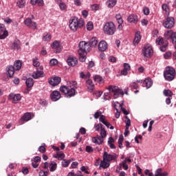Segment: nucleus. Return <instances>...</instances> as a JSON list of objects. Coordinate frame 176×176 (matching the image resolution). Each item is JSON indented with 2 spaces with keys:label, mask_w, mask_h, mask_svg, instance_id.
I'll list each match as a JSON object with an SVG mask.
<instances>
[{
  "label": "nucleus",
  "mask_w": 176,
  "mask_h": 176,
  "mask_svg": "<svg viewBox=\"0 0 176 176\" xmlns=\"http://www.w3.org/2000/svg\"><path fill=\"white\" fill-rule=\"evenodd\" d=\"M78 89V82L76 81H69L67 86L63 85L60 87V91L63 93L66 97L71 98L76 95V89Z\"/></svg>",
  "instance_id": "1"
},
{
  "label": "nucleus",
  "mask_w": 176,
  "mask_h": 176,
  "mask_svg": "<svg viewBox=\"0 0 176 176\" xmlns=\"http://www.w3.org/2000/svg\"><path fill=\"white\" fill-rule=\"evenodd\" d=\"M78 47L79 60L85 63L86 61V56L91 50V45L89 43L81 41L78 44Z\"/></svg>",
  "instance_id": "2"
},
{
  "label": "nucleus",
  "mask_w": 176,
  "mask_h": 176,
  "mask_svg": "<svg viewBox=\"0 0 176 176\" xmlns=\"http://www.w3.org/2000/svg\"><path fill=\"white\" fill-rule=\"evenodd\" d=\"M85 25V21L82 19H78L76 17L73 18L69 21V27L72 31H77L78 28H82Z\"/></svg>",
  "instance_id": "3"
},
{
  "label": "nucleus",
  "mask_w": 176,
  "mask_h": 176,
  "mask_svg": "<svg viewBox=\"0 0 176 176\" xmlns=\"http://www.w3.org/2000/svg\"><path fill=\"white\" fill-rule=\"evenodd\" d=\"M103 31L106 35H113L116 32V27L113 22H107L103 28Z\"/></svg>",
  "instance_id": "4"
},
{
  "label": "nucleus",
  "mask_w": 176,
  "mask_h": 176,
  "mask_svg": "<svg viewBox=\"0 0 176 176\" xmlns=\"http://www.w3.org/2000/svg\"><path fill=\"white\" fill-rule=\"evenodd\" d=\"M164 76L166 80L171 82L175 78V69L170 67H166L164 72Z\"/></svg>",
  "instance_id": "5"
},
{
  "label": "nucleus",
  "mask_w": 176,
  "mask_h": 176,
  "mask_svg": "<svg viewBox=\"0 0 176 176\" xmlns=\"http://www.w3.org/2000/svg\"><path fill=\"white\" fill-rule=\"evenodd\" d=\"M109 93H113V98H118L119 96H124V93L117 86L109 85L107 88Z\"/></svg>",
  "instance_id": "6"
},
{
  "label": "nucleus",
  "mask_w": 176,
  "mask_h": 176,
  "mask_svg": "<svg viewBox=\"0 0 176 176\" xmlns=\"http://www.w3.org/2000/svg\"><path fill=\"white\" fill-rule=\"evenodd\" d=\"M163 26L168 30H170L173 28L174 25H175V19H174L172 16H168L164 21H163Z\"/></svg>",
  "instance_id": "7"
},
{
  "label": "nucleus",
  "mask_w": 176,
  "mask_h": 176,
  "mask_svg": "<svg viewBox=\"0 0 176 176\" xmlns=\"http://www.w3.org/2000/svg\"><path fill=\"white\" fill-rule=\"evenodd\" d=\"M164 36L165 38V39H170L172 41V43H176V32L170 30L166 31L164 34Z\"/></svg>",
  "instance_id": "8"
},
{
  "label": "nucleus",
  "mask_w": 176,
  "mask_h": 176,
  "mask_svg": "<svg viewBox=\"0 0 176 176\" xmlns=\"http://www.w3.org/2000/svg\"><path fill=\"white\" fill-rule=\"evenodd\" d=\"M103 159L104 160L109 162V163H111L112 160H114V162H116L118 159V155H116V153H113L112 155L108 154L107 151H104L103 153Z\"/></svg>",
  "instance_id": "9"
},
{
  "label": "nucleus",
  "mask_w": 176,
  "mask_h": 176,
  "mask_svg": "<svg viewBox=\"0 0 176 176\" xmlns=\"http://www.w3.org/2000/svg\"><path fill=\"white\" fill-rule=\"evenodd\" d=\"M142 54L144 57H151L152 54H153V50L152 49V46L146 45L142 50Z\"/></svg>",
  "instance_id": "10"
},
{
  "label": "nucleus",
  "mask_w": 176,
  "mask_h": 176,
  "mask_svg": "<svg viewBox=\"0 0 176 176\" xmlns=\"http://www.w3.org/2000/svg\"><path fill=\"white\" fill-rule=\"evenodd\" d=\"M25 25H27V27H29L30 28H32V30H36V27H38V25L32 21L31 18H28L24 21Z\"/></svg>",
  "instance_id": "11"
},
{
  "label": "nucleus",
  "mask_w": 176,
  "mask_h": 176,
  "mask_svg": "<svg viewBox=\"0 0 176 176\" xmlns=\"http://www.w3.org/2000/svg\"><path fill=\"white\" fill-rule=\"evenodd\" d=\"M9 35L3 24L0 23V39H5Z\"/></svg>",
  "instance_id": "12"
},
{
  "label": "nucleus",
  "mask_w": 176,
  "mask_h": 176,
  "mask_svg": "<svg viewBox=\"0 0 176 176\" xmlns=\"http://www.w3.org/2000/svg\"><path fill=\"white\" fill-rule=\"evenodd\" d=\"M52 101H58L61 98V94L58 91H54L50 94Z\"/></svg>",
  "instance_id": "13"
},
{
  "label": "nucleus",
  "mask_w": 176,
  "mask_h": 176,
  "mask_svg": "<svg viewBox=\"0 0 176 176\" xmlns=\"http://www.w3.org/2000/svg\"><path fill=\"white\" fill-rule=\"evenodd\" d=\"M10 100H12L13 104H17L20 100H21V95L20 94H10L9 95Z\"/></svg>",
  "instance_id": "14"
},
{
  "label": "nucleus",
  "mask_w": 176,
  "mask_h": 176,
  "mask_svg": "<svg viewBox=\"0 0 176 176\" xmlns=\"http://www.w3.org/2000/svg\"><path fill=\"white\" fill-rule=\"evenodd\" d=\"M67 63L70 67H75L78 64V58L76 57L69 56L67 60Z\"/></svg>",
  "instance_id": "15"
},
{
  "label": "nucleus",
  "mask_w": 176,
  "mask_h": 176,
  "mask_svg": "<svg viewBox=\"0 0 176 176\" xmlns=\"http://www.w3.org/2000/svg\"><path fill=\"white\" fill-rule=\"evenodd\" d=\"M49 83L51 85V86H57V85H60V83H61V78L54 77L51 78V80L49 81Z\"/></svg>",
  "instance_id": "16"
},
{
  "label": "nucleus",
  "mask_w": 176,
  "mask_h": 176,
  "mask_svg": "<svg viewBox=\"0 0 176 176\" xmlns=\"http://www.w3.org/2000/svg\"><path fill=\"white\" fill-rule=\"evenodd\" d=\"M92 142L96 145H102V144H104V139L98 135L97 136L92 138Z\"/></svg>",
  "instance_id": "17"
},
{
  "label": "nucleus",
  "mask_w": 176,
  "mask_h": 176,
  "mask_svg": "<svg viewBox=\"0 0 176 176\" xmlns=\"http://www.w3.org/2000/svg\"><path fill=\"white\" fill-rule=\"evenodd\" d=\"M52 47L54 49L55 53H60L61 52V45H60V43L57 41L53 42Z\"/></svg>",
  "instance_id": "18"
},
{
  "label": "nucleus",
  "mask_w": 176,
  "mask_h": 176,
  "mask_svg": "<svg viewBox=\"0 0 176 176\" xmlns=\"http://www.w3.org/2000/svg\"><path fill=\"white\" fill-rule=\"evenodd\" d=\"M108 49V44H107V42L102 41L98 44V50L100 52H105Z\"/></svg>",
  "instance_id": "19"
},
{
  "label": "nucleus",
  "mask_w": 176,
  "mask_h": 176,
  "mask_svg": "<svg viewBox=\"0 0 176 176\" xmlns=\"http://www.w3.org/2000/svg\"><path fill=\"white\" fill-rule=\"evenodd\" d=\"M152 85H153V82L151 78H147L143 81V87H146V89L151 87Z\"/></svg>",
  "instance_id": "20"
},
{
  "label": "nucleus",
  "mask_w": 176,
  "mask_h": 176,
  "mask_svg": "<svg viewBox=\"0 0 176 176\" xmlns=\"http://www.w3.org/2000/svg\"><path fill=\"white\" fill-rule=\"evenodd\" d=\"M43 76H45V73H43V71L42 70H37L32 74V78H34V79H38V78H43Z\"/></svg>",
  "instance_id": "21"
},
{
  "label": "nucleus",
  "mask_w": 176,
  "mask_h": 176,
  "mask_svg": "<svg viewBox=\"0 0 176 176\" xmlns=\"http://www.w3.org/2000/svg\"><path fill=\"white\" fill-rule=\"evenodd\" d=\"M11 49H13L14 50H20L21 49V43H20V41L16 40L15 41L12 46Z\"/></svg>",
  "instance_id": "22"
},
{
  "label": "nucleus",
  "mask_w": 176,
  "mask_h": 176,
  "mask_svg": "<svg viewBox=\"0 0 176 176\" xmlns=\"http://www.w3.org/2000/svg\"><path fill=\"white\" fill-rule=\"evenodd\" d=\"M127 21L129 23H133V24H137V23H138V16H137V15L131 14L128 17Z\"/></svg>",
  "instance_id": "23"
},
{
  "label": "nucleus",
  "mask_w": 176,
  "mask_h": 176,
  "mask_svg": "<svg viewBox=\"0 0 176 176\" xmlns=\"http://www.w3.org/2000/svg\"><path fill=\"white\" fill-rule=\"evenodd\" d=\"M87 85H88V90L90 91V93L93 92V91L95 89L94 83H93V80L88 79L86 81Z\"/></svg>",
  "instance_id": "24"
},
{
  "label": "nucleus",
  "mask_w": 176,
  "mask_h": 176,
  "mask_svg": "<svg viewBox=\"0 0 176 176\" xmlns=\"http://www.w3.org/2000/svg\"><path fill=\"white\" fill-rule=\"evenodd\" d=\"M26 86L30 91L31 89L32 88V86H34V79L32 78H29L25 81Z\"/></svg>",
  "instance_id": "25"
},
{
  "label": "nucleus",
  "mask_w": 176,
  "mask_h": 176,
  "mask_svg": "<svg viewBox=\"0 0 176 176\" xmlns=\"http://www.w3.org/2000/svg\"><path fill=\"white\" fill-rule=\"evenodd\" d=\"M138 83H142V80H136L135 82H133L130 84L129 87H131V89H134L135 90H137V89H138L140 87V86L138 85Z\"/></svg>",
  "instance_id": "26"
},
{
  "label": "nucleus",
  "mask_w": 176,
  "mask_h": 176,
  "mask_svg": "<svg viewBox=\"0 0 176 176\" xmlns=\"http://www.w3.org/2000/svg\"><path fill=\"white\" fill-rule=\"evenodd\" d=\"M14 71H16V69L12 65L8 66L7 67V72H8V76L10 78H13V75H14Z\"/></svg>",
  "instance_id": "27"
},
{
  "label": "nucleus",
  "mask_w": 176,
  "mask_h": 176,
  "mask_svg": "<svg viewBox=\"0 0 176 176\" xmlns=\"http://www.w3.org/2000/svg\"><path fill=\"white\" fill-rule=\"evenodd\" d=\"M140 41H141V35H140L139 33H136L135 38L133 41L134 46H137V45H138V43H140Z\"/></svg>",
  "instance_id": "28"
},
{
  "label": "nucleus",
  "mask_w": 176,
  "mask_h": 176,
  "mask_svg": "<svg viewBox=\"0 0 176 176\" xmlns=\"http://www.w3.org/2000/svg\"><path fill=\"white\" fill-rule=\"evenodd\" d=\"M15 71H20L21 69V61L16 60L14 63V66H12Z\"/></svg>",
  "instance_id": "29"
},
{
  "label": "nucleus",
  "mask_w": 176,
  "mask_h": 176,
  "mask_svg": "<svg viewBox=\"0 0 176 176\" xmlns=\"http://www.w3.org/2000/svg\"><path fill=\"white\" fill-rule=\"evenodd\" d=\"M109 166H110L109 162L104 159L102 161H101L100 164V167H102V168H108V167H109Z\"/></svg>",
  "instance_id": "30"
},
{
  "label": "nucleus",
  "mask_w": 176,
  "mask_h": 176,
  "mask_svg": "<svg viewBox=\"0 0 176 176\" xmlns=\"http://www.w3.org/2000/svg\"><path fill=\"white\" fill-rule=\"evenodd\" d=\"M21 120H23V122H28V120H31V113H25L21 118Z\"/></svg>",
  "instance_id": "31"
},
{
  "label": "nucleus",
  "mask_w": 176,
  "mask_h": 176,
  "mask_svg": "<svg viewBox=\"0 0 176 176\" xmlns=\"http://www.w3.org/2000/svg\"><path fill=\"white\" fill-rule=\"evenodd\" d=\"M56 170H57V164L54 162H52L50 164V171H51V173H53L54 171H56Z\"/></svg>",
  "instance_id": "32"
},
{
  "label": "nucleus",
  "mask_w": 176,
  "mask_h": 176,
  "mask_svg": "<svg viewBox=\"0 0 176 176\" xmlns=\"http://www.w3.org/2000/svg\"><path fill=\"white\" fill-rule=\"evenodd\" d=\"M88 43L89 44V46L92 47L93 46H96L97 43H98V41L97 40V38L94 37L90 40Z\"/></svg>",
  "instance_id": "33"
},
{
  "label": "nucleus",
  "mask_w": 176,
  "mask_h": 176,
  "mask_svg": "<svg viewBox=\"0 0 176 176\" xmlns=\"http://www.w3.org/2000/svg\"><path fill=\"white\" fill-rule=\"evenodd\" d=\"M106 5L108 8H113L116 5V0H108Z\"/></svg>",
  "instance_id": "34"
},
{
  "label": "nucleus",
  "mask_w": 176,
  "mask_h": 176,
  "mask_svg": "<svg viewBox=\"0 0 176 176\" xmlns=\"http://www.w3.org/2000/svg\"><path fill=\"white\" fill-rule=\"evenodd\" d=\"M56 155H57L58 160H63V159L65 157V154H64L63 151H58L56 153Z\"/></svg>",
  "instance_id": "35"
},
{
  "label": "nucleus",
  "mask_w": 176,
  "mask_h": 176,
  "mask_svg": "<svg viewBox=\"0 0 176 176\" xmlns=\"http://www.w3.org/2000/svg\"><path fill=\"white\" fill-rule=\"evenodd\" d=\"M164 95L166 96V97L171 98L173 97V91L170 89H165L164 90Z\"/></svg>",
  "instance_id": "36"
},
{
  "label": "nucleus",
  "mask_w": 176,
  "mask_h": 176,
  "mask_svg": "<svg viewBox=\"0 0 176 176\" xmlns=\"http://www.w3.org/2000/svg\"><path fill=\"white\" fill-rule=\"evenodd\" d=\"M168 46V41H165V43L163 44L160 47V50L161 52H166L167 50V47Z\"/></svg>",
  "instance_id": "37"
},
{
  "label": "nucleus",
  "mask_w": 176,
  "mask_h": 176,
  "mask_svg": "<svg viewBox=\"0 0 176 176\" xmlns=\"http://www.w3.org/2000/svg\"><path fill=\"white\" fill-rule=\"evenodd\" d=\"M107 137V131H105V128H102V129H100V138H102V140H104V138H105Z\"/></svg>",
  "instance_id": "38"
},
{
  "label": "nucleus",
  "mask_w": 176,
  "mask_h": 176,
  "mask_svg": "<svg viewBox=\"0 0 176 176\" xmlns=\"http://www.w3.org/2000/svg\"><path fill=\"white\" fill-rule=\"evenodd\" d=\"M16 6H19L20 8H24V6H25V1L24 0L18 1Z\"/></svg>",
  "instance_id": "39"
},
{
  "label": "nucleus",
  "mask_w": 176,
  "mask_h": 176,
  "mask_svg": "<svg viewBox=\"0 0 176 176\" xmlns=\"http://www.w3.org/2000/svg\"><path fill=\"white\" fill-rule=\"evenodd\" d=\"M162 9L164 10L166 13H170V8H168V6L166 3L162 4Z\"/></svg>",
  "instance_id": "40"
},
{
  "label": "nucleus",
  "mask_w": 176,
  "mask_h": 176,
  "mask_svg": "<svg viewBox=\"0 0 176 176\" xmlns=\"http://www.w3.org/2000/svg\"><path fill=\"white\" fill-rule=\"evenodd\" d=\"M70 163H71V160H63L62 161V166L63 167H68Z\"/></svg>",
  "instance_id": "41"
},
{
  "label": "nucleus",
  "mask_w": 176,
  "mask_h": 176,
  "mask_svg": "<svg viewBox=\"0 0 176 176\" xmlns=\"http://www.w3.org/2000/svg\"><path fill=\"white\" fill-rule=\"evenodd\" d=\"M156 43L157 45H164L166 43H164V39L163 38H157L156 39Z\"/></svg>",
  "instance_id": "42"
},
{
  "label": "nucleus",
  "mask_w": 176,
  "mask_h": 176,
  "mask_svg": "<svg viewBox=\"0 0 176 176\" xmlns=\"http://www.w3.org/2000/svg\"><path fill=\"white\" fill-rule=\"evenodd\" d=\"M58 63V60H57V59L56 58H52L50 61V65H51V67H53L54 65H57Z\"/></svg>",
  "instance_id": "43"
},
{
  "label": "nucleus",
  "mask_w": 176,
  "mask_h": 176,
  "mask_svg": "<svg viewBox=\"0 0 176 176\" xmlns=\"http://www.w3.org/2000/svg\"><path fill=\"white\" fill-rule=\"evenodd\" d=\"M125 119H126V120L125 121V124H126V128L130 127V126H131V120H130L129 119L128 116H125Z\"/></svg>",
  "instance_id": "44"
},
{
  "label": "nucleus",
  "mask_w": 176,
  "mask_h": 176,
  "mask_svg": "<svg viewBox=\"0 0 176 176\" xmlns=\"http://www.w3.org/2000/svg\"><path fill=\"white\" fill-rule=\"evenodd\" d=\"M104 128V125L102 124H98L95 125L96 131H99V130H102Z\"/></svg>",
  "instance_id": "45"
},
{
  "label": "nucleus",
  "mask_w": 176,
  "mask_h": 176,
  "mask_svg": "<svg viewBox=\"0 0 176 176\" xmlns=\"http://www.w3.org/2000/svg\"><path fill=\"white\" fill-rule=\"evenodd\" d=\"M85 151L87 152V153H93V152H94V149H93V147L90 146H87Z\"/></svg>",
  "instance_id": "46"
},
{
  "label": "nucleus",
  "mask_w": 176,
  "mask_h": 176,
  "mask_svg": "<svg viewBox=\"0 0 176 176\" xmlns=\"http://www.w3.org/2000/svg\"><path fill=\"white\" fill-rule=\"evenodd\" d=\"M163 169L160 168L155 170V176H162Z\"/></svg>",
  "instance_id": "47"
},
{
  "label": "nucleus",
  "mask_w": 176,
  "mask_h": 176,
  "mask_svg": "<svg viewBox=\"0 0 176 176\" xmlns=\"http://www.w3.org/2000/svg\"><path fill=\"white\" fill-rule=\"evenodd\" d=\"M93 22H88L87 24V30L88 31H91V30H93Z\"/></svg>",
  "instance_id": "48"
},
{
  "label": "nucleus",
  "mask_w": 176,
  "mask_h": 176,
  "mask_svg": "<svg viewBox=\"0 0 176 176\" xmlns=\"http://www.w3.org/2000/svg\"><path fill=\"white\" fill-rule=\"evenodd\" d=\"M50 39H52V36L50 34H47L43 38V41H45V42L50 41Z\"/></svg>",
  "instance_id": "49"
},
{
  "label": "nucleus",
  "mask_w": 176,
  "mask_h": 176,
  "mask_svg": "<svg viewBox=\"0 0 176 176\" xmlns=\"http://www.w3.org/2000/svg\"><path fill=\"white\" fill-rule=\"evenodd\" d=\"M103 124H104L105 126L109 129L110 130H113L114 129L113 126L111 125V123H109L107 121L104 122Z\"/></svg>",
  "instance_id": "50"
},
{
  "label": "nucleus",
  "mask_w": 176,
  "mask_h": 176,
  "mask_svg": "<svg viewBox=\"0 0 176 176\" xmlns=\"http://www.w3.org/2000/svg\"><path fill=\"white\" fill-rule=\"evenodd\" d=\"M91 10H95V11L99 10L100 5H98V4H94V5H92L91 6Z\"/></svg>",
  "instance_id": "51"
},
{
  "label": "nucleus",
  "mask_w": 176,
  "mask_h": 176,
  "mask_svg": "<svg viewBox=\"0 0 176 176\" xmlns=\"http://www.w3.org/2000/svg\"><path fill=\"white\" fill-rule=\"evenodd\" d=\"M94 79L95 82H102V77H101L98 75L95 76Z\"/></svg>",
  "instance_id": "52"
},
{
  "label": "nucleus",
  "mask_w": 176,
  "mask_h": 176,
  "mask_svg": "<svg viewBox=\"0 0 176 176\" xmlns=\"http://www.w3.org/2000/svg\"><path fill=\"white\" fill-rule=\"evenodd\" d=\"M59 8L60 10H65V9H67V5H65V3L61 2L59 3Z\"/></svg>",
  "instance_id": "53"
},
{
  "label": "nucleus",
  "mask_w": 176,
  "mask_h": 176,
  "mask_svg": "<svg viewBox=\"0 0 176 176\" xmlns=\"http://www.w3.org/2000/svg\"><path fill=\"white\" fill-rule=\"evenodd\" d=\"M143 13L145 14V16H148L150 13V10L148 8V7H145L143 8Z\"/></svg>",
  "instance_id": "54"
},
{
  "label": "nucleus",
  "mask_w": 176,
  "mask_h": 176,
  "mask_svg": "<svg viewBox=\"0 0 176 176\" xmlns=\"http://www.w3.org/2000/svg\"><path fill=\"white\" fill-rule=\"evenodd\" d=\"M120 109L122 110V112L124 113V115H129V111H127V110H126V109L123 108V106H122V104H119Z\"/></svg>",
  "instance_id": "55"
},
{
  "label": "nucleus",
  "mask_w": 176,
  "mask_h": 176,
  "mask_svg": "<svg viewBox=\"0 0 176 176\" xmlns=\"http://www.w3.org/2000/svg\"><path fill=\"white\" fill-rule=\"evenodd\" d=\"M48 174H49V170H46V171L41 170L39 172V176H47Z\"/></svg>",
  "instance_id": "56"
},
{
  "label": "nucleus",
  "mask_w": 176,
  "mask_h": 176,
  "mask_svg": "<svg viewBox=\"0 0 176 176\" xmlns=\"http://www.w3.org/2000/svg\"><path fill=\"white\" fill-rule=\"evenodd\" d=\"M33 65L34 67H39L41 63L38 61V59H33Z\"/></svg>",
  "instance_id": "57"
},
{
  "label": "nucleus",
  "mask_w": 176,
  "mask_h": 176,
  "mask_svg": "<svg viewBox=\"0 0 176 176\" xmlns=\"http://www.w3.org/2000/svg\"><path fill=\"white\" fill-rule=\"evenodd\" d=\"M38 151L41 153H45V152H46V148H45L43 146H40L38 147Z\"/></svg>",
  "instance_id": "58"
},
{
  "label": "nucleus",
  "mask_w": 176,
  "mask_h": 176,
  "mask_svg": "<svg viewBox=\"0 0 176 176\" xmlns=\"http://www.w3.org/2000/svg\"><path fill=\"white\" fill-rule=\"evenodd\" d=\"M122 167L124 170H128L129 169V166L127 165L126 160H124L122 162Z\"/></svg>",
  "instance_id": "59"
},
{
  "label": "nucleus",
  "mask_w": 176,
  "mask_h": 176,
  "mask_svg": "<svg viewBox=\"0 0 176 176\" xmlns=\"http://www.w3.org/2000/svg\"><path fill=\"white\" fill-rule=\"evenodd\" d=\"M124 69L126 71H130L131 69L130 65L129 63H124Z\"/></svg>",
  "instance_id": "60"
},
{
  "label": "nucleus",
  "mask_w": 176,
  "mask_h": 176,
  "mask_svg": "<svg viewBox=\"0 0 176 176\" xmlns=\"http://www.w3.org/2000/svg\"><path fill=\"white\" fill-rule=\"evenodd\" d=\"M22 173L23 174H24L25 175H27V174H28V173H30V170H28V168L23 167L22 168Z\"/></svg>",
  "instance_id": "61"
},
{
  "label": "nucleus",
  "mask_w": 176,
  "mask_h": 176,
  "mask_svg": "<svg viewBox=\"0 0 176 176\" xmlns=\"http://www.w3.org/2000/svg\"><path fill=\"white\" fill-rule=\"evenodd\" d=\"M101 111H97L94 114V118L95 119H98V118H100V116L101 117Z\"/></svg>",
  "instance_id": "62"
},
{
  "label": "nucleus",
  "mask_w": 176,
  "mask_h": 176,
  "mask_svg": "<svg viewBox=\"0 0 176 176\" xmlns=\"http://www.w3.org/2000/svg\"><path fill=\"white\" fill-rule=\"evenodd\" d=\"M164 58H166V60H167L168 58H170V57H171V52H166V54H164Z\"/></svg>",
  "instance_id": "63"
},
{
  "label": "nucleus",
  "mask_w": 176,
  "mask_h": 176,
  "mask_svg": "<svg viewBox=\"0 0 176 176\" xmlns=\"http://www.w3.org/2000/svg\"><path fill=\"white\" fill-rule=\"evenodd\" d=\"M109 61H110V63H115L116 61V58L111 56L109 58Z\"/></svg>",
  "instance_id": "64"
}]
</instances>
